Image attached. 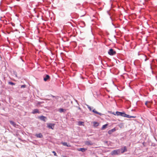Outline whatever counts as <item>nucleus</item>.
<instances>
[{"label":"nucleus","instance_id":"20e7f679","mask_svg":"<svg viewBox=\"0 0 157 157\" xmlns=\"http://www.w3.org/2000/svg\"><path fill=\"white\" fill-rule=\"evenodd\" d=\"M55 124H48V127L49 128L52 129H53L54 127Z\"/></svg>","mask_w":157,"mask_h":157},{"label":"nucleus","instance_id":"a878e982","mask_svg":"<svg viewBox=\"0 0 157 157\" xmlns=\"http://www.w3.org/2000/svg\"><path fill=\"white\" fill-rule=\"evenodd\" d=\"M88 108L90 110H91V108L90 107H89Z\"/></svg>","mask_w":157,"mask_h":157},{"label":"nucleus","instance_id":"cd10ccee","mask_svg":"<svg viewBox=\"0 0 157 157\" xmlns=\"http://www.w3.org/2000/svg\"><path fill=\"white\" fill-rule=\"evenodd\" d=\"M52 96L53 97H54V96H53V95H52Z\"/></svg>","mask_w":157,"mask_h":157},{"label":"nucleus","instance_id":"4be33fe9","mask_svg":"<svg viewBox=\"0 0 157 157\" xmlns=\"http://www.w3.org/2000/svg\"><path fill=\"white\" fill-rule=\"evenodd\" d=\"M52 152L54 154V155L55 156H57V154L55 151H53Z\"/></svg>","mask_w":157,"mask_h":157},{"label":"nucleus","instance_id":"39448f33","mask_svg":"<svg viewBox=\"0 0 157 157\" xmlns=\"http://www.w3.org/2000/svg\"><path fill=\"white\" fill-rule=\"evenodd\" d=\"M152 103V101H146L145 103L146 105L148 108L150 107Z\"/></svg>","mask_w":157,"mask_h":157},{"label":"nucleus","instance_id":"423d86ee","mask_svg":"<svg viewBox=\"0 0 157 157\" xmlns=\"http://www.w3.org/2000/svg\"><path fill=\"white\" fill-rule=\"evenodd\" d=\"M38 118L40 119L41 120L43 121H45L46 120V117H44L43 116H39L38 117Z\"/></svg>","mask_w":157,"mask_h":157},{"label":"nucleus","instance_id":"c756f323","mask_svg":"<svg viewBox=\"0 0 157 157\" xmlns=\"http://www.w3.org/2000/svg\"><path fill=\"white\" fill-rule=\"evenodd\" d=\"M97 157H98L97 156Z\"/></svg>","mask_w":157,"mask_h":157},{"label":"nucleus","instance_id":"6e6552de","mask_svg":"<svg viewBox=\"0 0 157 157\" xmlns=\"http://www.w3.org/2000/svg\"><path fill=\"white\" fill-rule=\"evenodd\" d=\"M85 144L88 145H93V143L92 142H91L90 141H86L85 142Z\"/></svg>","mask_w":157,"mask_h":157},{"label":"nucleus","instance_id":"aec40b11","mask_svg":"<svg viewBox=\"0 0 157 157\" xmlns=\"http://www.w3.org/2000/svg\"><path fill=\"white\" fill-rule=\"evenodd\" d=\"M84 122H83L82 121H79L78 122V125H80L82 124H83Z\"/></svg>","mask_w":157,"mask_h":157},{"label":"nucleus","instance_id":"dca6fc26","mask_svg":"<svg viewBox=\"0 0 157 157\" xmlns=\"http://www.w3.org/2000/svg\"><path fill=\"white\" fill-rule=\"evenodd\" d=\"M108 124H106L103 125L101 128V129L102 130H104L106 128H107V126H108Z\"/></svg>","mask_w":157,"mask_h":157},{"label":"nucleus","instance_id":"9d476101","mask_svg":"<svg viewBox=\"0 0 157 157\" xmlns=\"http://www.w3.org/2000/svg\"><path fill=\"white\" fill-rule=\"evenodd\" d=\"M77 150L79 151H81L82 152H84L87 150V149L84 148H78Z\"/></svg>","mask_w":157,"mask_h":157},{"label":"nucleus","instance_id":"f3484780","mask_svg":"<svg viewBox=\"0 0 157 157\" xmlns=\"http://www.w3.org/2000/svg\"><path fill=\"white\" fill-rule=\"evenodd\" d=\"M35 136L39 138H42L43 137L42 134L40 133L38 134H36Z\"/></svg>","mask_w":157,"mask_h":157},{"label":"nucleus","instance_id":"ddd939ff","mask_svg":"<svg viewBox=\"0 0 157 157\" xmlns=\"http://www.w3.org/2000/svg\"><path fill=\"white\" fill-rule=\"evenodd\" d=\"M66 110V109L63 108H60L58 110L59 111L60 113L65 112Z\"/></svg>","mask_w":157,"mask_h":157},{"label":"nucleus","instance_id":"f8f14e48","mask_svg":"<svg viewBox=\"0 0 157 157\" xmlns=\"http://www.w3.org/2000/svg\"><path fill=\"white\" fill-rule=\"evenodd\" d=\"M40 113L38 109H34L32 112V113L33 114H35V113Z\"/></svg>","mask_w":157,"mask_h":157},{"label":"nucleus","instance_id":"2eb2a0df","mask_svg":"<svg viewBox=\"0 0 157 157\" xmlns=\"http://www.w3.org/2000/svg\"><path fill=\"white\" fill-rule=\"evenodd\" d=\"M10 122L11 124L13 125L15 127H16L17 126H18L17 125L15 122H14L13 121H10Z\"/></svg>","mask_w":157,"mask_h":157},{"label":"nucleus","instance_id":"6ab92c4d","mask_svg":"<svg viewBox=\"0 0 157 157\" xmlns=\"http://www.w3.org/2000/svg\"><path fill=\"white\" fill-rule=\"evenodd\" d=\"M93 125L95 127H97L98 126L99 123L96 122H94L93 123Z\"/></svg>","mask_w":157,"mask_h":157},{"label":"nucleus","instance_id":"7ed1b4c3","mask_svg":"<svg viewBox=\"0 0 157 157\" xmlns=\"http://www.w3.org/2000/svg\"><path fill=\"white\" fill-rule=\"evenodd\" d=\"M108 53V54L111 56L115 55L116 53V52L114 51L113 49L112 48L110 49L109 50Z\"/></svg>","mask_w":157,"mask_h":157},{"label":"nucleus","instance_id":"1a4fd4ad","mask_svg":"<svg viewBox=\"0 0 157 157\" xmlns=\"http://www.w3.org/2000/svg\"><path fill=\"white\" fill-rule=\"evenodd\" d=\"M116 130L115 128H114L113 129H112L111 130H110L108 131V133L109 134H112V133L115 131Z\"/></svg>","mask_w":157,"mask_h":157},{"label":"nucleus","instance_id":"f257e3e1","mask_svg":"<svg viewBox=\"0 0 157 157\" xmlns=\"http://www.w3.org/2000/svg\"><path fill=\"white\" fill-rule=\"evenodd\" d=\"M116 115L117 116H121L122 117H125L127 118H131V117H132L130 116L129 115L125 113H124L118 111H117L116 112Z\"/></svg>","mask_w":157,"mask_h":157},{"label":"nucleus","instance_id":"4468645a","mask_svg":"<svg viewBox=\"0 0 157 157\" xmlns=\"http://www.w3.org/2000/svg\"><path fill=\"white\" fill-rule=\"evenodd\" d=\"M121 153H123L124 152L126 151H127V149L126 147L125 146H124L123 148H121Z\"/></svg>","mask_w":157,"mask_h":157},{"label":"nucleus","instance_id":"412c9836","mask_svg":"<svg viewBox=\"0 0 157 157\" xmlns=\"http://www.w3.org/2000/svg\"><path fill=\"white\" fill-rule=\"evenodd\" d=\"M8 83L9 84H10V85H15V83L13 82H8Z\"/></svg>","mask_w":157,"mask_h":157},{"label":"nucleus","instance_id":"0eeeda50","mask_svg":"<svg viewBox=\"0 0 157 157\" xmlns=\"http://www.w3.org/2000/svg\"><path fill=\"white\" fill-rule=\"evenodd\" d=\"M50 79V76L47 75H45V77L44 78V80L45 81H47Z\"/></svg>","mask_w":157,"mask_h":157},{"label":"nucleus","instance_id":"c85d7f7f","mask_svg":"<svg viewBox=\"0 0 157 157\" xmlns=\"http://www.w3.org/2000/svg\"><path fill=\"white\" fill-rule=\"evenodd\" d=\"M146 59H145V61H146Z\"/></svg>","mask_w":157,"mask_h":157},{"label":"nucleus","instance_id":"a211bd4d","mask_svg":"<svg viewBox=\"0 0 157 157\" xmlns=\"http://www.w3.org/2000/svg\"><path fill=\"white\" fill-rule=\"evenodd\" d=\"M92 111L94 113H95L96 114H98L99 115H101V113H99L95 109H94Z\"/></svg>","mask_w":157,"mask_h":157},{"label":"nucleus","instance_id":"bb28decb","mask_svg":"<svg viewBox=\"0 0 157 157\" xmlns=\"http://www.w3.org/2000/svg\"><path fill=\"white\" fill-rule=\"evenodd\" d=\"M62 157H67L66 156H63Z\"/></svg>","mask_w":157,"mask_h":157},{"label":"nucleus","instance_id":"393cba45","mask_svg":"<svg viewBox=\"0 0 157 157\" xmlns=\"http://www.w3.org/2000/svg\"><path fill=\"white\" fill-rule=\"evenodd\" d=\"M112 114H113V115H116V113H115L114 112L112 113Z\"/></svg>","mask_w":157,"mask_h":157},{"label":"nucleus","instance_id":"f03ea898","mask_svg":"<svg viewBox=\"0 0 157 157\" xmlns=\"http://www.w3.org/2000/svg\"><path fill=\"white\" fill-rule=\"evenodd\" d=\"M120 149H117L112 151L111 153V154L112 155H118L120 154Z\"/></svg>","mask_w":157,"mask_h":157},{"label":"nucleus","instance_id":"9b49d317","mask_svg":"<svg viewBox=\"0 0 157 157\" xmlns=\"http://www.w3.org/2000/svg\"><path fill=\"white\" fill-rule=\"evenodd\" d=\"M62 144L65 146H66L68 147H71V146L69 144H67V143L66 142H63L62 143Z\"/></svg>","mask_w":157,"mask_h":157},{"label":"nucleus","instance_id":"5701e85b","mask_svg":"<svg viewBox=\"0 0 157 157\" xmlns=\"http://www.w3.org/2000/svg\"><path fill=\"white\" fill-rule=\"evenodd\" d=\"M25 85H22L21 86V88H25Z\"/></svg>","mask_w":157,"mask_h":157},{"label":"nucleus","instance_id":"b1692460","mask_svg":"<svg viewBox=\"0 0 157 157\" xmlns=\"http://www.w3.org/2000/svg\"><path fill=\"white\" fill-rule=\"evenodd\" d=\"M42 103H43V102H38V103H37V104H38V105H40V104H41Z\"/></svg>","mask_w":157,"mask_h":157}]
</instances>
